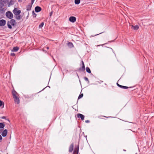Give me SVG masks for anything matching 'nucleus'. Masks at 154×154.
Returning a JSON list of instances; mask_svg holds the SVG:
<instances>
[{
	"label": "nucleus",
	"instance_id": "f257e3e1",
	"mask_svg": "<svg viewBox=\"0 0 154 154\" xmlns=\"http://www.w3.org/2000/svg\"><path fill=\"white\" fill-rule=\"evenodd\" d=\"M12 93L15 103L17 104H19L20 101L18 97V94L14 90L12 91Z\"/></svg>",
	"mask_w": 154,
	"mask_h": 154
},
{
	"label": "nucleus",
	"instance_id": "f03ea898",
	"mask_svg": "<svg viewBox=\"0 0 154 154\" xmlns=\"http://www.w3.org/2000/svg\"><path fill=\"white\" fill-rule=\"evenodd\" d=\"M16 24V21L15 20L12 19L10 21H9L7 23L8 27L9 29H11L12 26L11 25L14 26Z\"/></svg>",
	"mask_w": 154,
	"mask_h": 154
},
{
	"label": "nucleus",
	"instance_id": "7ed1b4c3",
	"mask_svg": "<svg viewBox=\"0 0 154 154\" xmlns=\"http://www.w3.org/2000/svg\"><path fill=\"white\" fill-rule=\"evenodd\" d=\"M6 16L10 19H12L13 17V15L12 12L8 11L6 13Z\"/></svg>",
	"mask_w": 154,
	"mask_h": 154
},
{
	"label": "nucleus",
	"instance_id": "20e7f679",
	"mask_svg": "<svg viewBox=\"0 0 154 154\" xmlns=\"http://www.w3.org/2000/svg\"><path fill=\"white\" fill-rule=\"evenodd\" d=\"M13 12L14 15H16L20 14L21 12V11L20 10H18L17 8H15L13 11Z\"/></svg>",
	"mask_w": 154,
	"mask_h": 154
},
{
	"label": "nucleus",
	"instance_id": "39448f33",
	"mask_svg": "<svg viewBox=\"0 0 154 154\" xmlns=\"http://www.w3.org/2000/svg\"><path fill=\"white\" fill-rule=\"evenodd\" d=\"M69 20L72 22L74 23L76 21V18L72 16L69 18Z\"/></svg>",
	"mask_w": 154,
	"mask_h": 154
},
{
	"label": "nucleus",
	"instance_id": "423d86ee",
	"mask_svg": "<svg viewBox=\"0 0 154 154\" xmlns=\"http://www.w3.org/2000/svg\"><path fill=\"white\" fill-rule=\"evenodd\" d=\"M77 116L78 118H80L82 120H84L85 116L82 114L80 113L77 114Z\"/></svg>",
	"mask_w": 154,
	"mask_h": 154
},
{
	"label": "nucleus",
	"instance_id": "0eeeda50",
	"mask_svg": "<svg viewBox=\"0 0 154 154\" xmlns=\"http://www.w3.org/2000/svg\"><path fill=\"white\" fill-rule=\"evenodd\" d=\"M6 24V21L5 20L2 19L0 20V26H4Z\"/></svg>",
	"mask_w": 154,
	"mask_h": 154
},
{
	"label": "nucleus",
	"instance_id": "6e6552de",
	"mask_svg": "<svg viewBox=\"0 0 154 154\" xmlns=\"http://www.w3.org/2000/svg\"><path fill=\"white\" fill-rule=\"evenodd\" d=\"M117 85L120 88H123V89H127L128 88H131V87H127V86H125L121 85H120L118 83H117Z\"/></svg>",
	"mask_w": 154,
	"mask_h": 154
},
{
	"label": "nucleus",
	"instance_id": "1a4fd4ad",
	"mask_svg": "<svg viewBox=\"0 0 154 154\" xmlns=\"http://www.w3.org/2000/svg\"><path fill=\"white\" fill-rule=\"evenodd\" d=\"M6 3H4V2L0 0V8H2L6 5Z\"/></svg>",
	"mask_w": 154,
	"mask_h": 154
},
{
	"label": "nucleus",
	"instance_id": "9d476101",
	"mask_svg": "<svg viewBox=\"0 0 154 154\" xmlns=\"http://www.w3.org/2000/svg\"><path fill=\"white\" fill-rule=\"evenodd\" d=\"M14 17L17 20H19L22 18V17L20 14L14 15Z\"/></svg>",
	"mask_w": 154,
	"mask_h": 154
},
{
	"label": "nucleus",
	"instance_id": "9b49d317",
	"mask_svg": "<svg viewBox=\"0 0 154 154\" xmlns=\"http://www.w3.org/2000/svg\"><path fill=\"white\" fill-rule=\"evenodd\" d=\"M82 67L79 69V70L80 71L83 72L85 70V66L84 63L83 61H82Z\"/></svg>",
	"mask_w": 154,
	"mask_h": 154
},
{
	"label": "nucleus",
	"instance_id": "f8f14e48",
	"mask_svg": "<svg viewBox=\"0 0 154 154\" xmlns=\"http://www.w3.org/2000/svg\"><path fill=\"white\" fill-rule=\"evenodd\" d=\"M74 145L73 143H72L69 148V152H72L73 150Z\"/></svg>",
	"mask_w": 154,
	"mask_h": 154
},
{
	"label": "nucleus",
	"instance_id": "ddd939ff",
	"mask_svg": "<svg viewBox=\"0 0 154 154\" xmlns=\"http://www.w3.org/2000/svg\"><path fill=\"white\" fill-rule=\"evenodd\" d=\"M8 131L7 129L5 130L2 134V136L3 137H5L7 134Z\"/></svg>",
	"mask_w": 154,
	"mask_h": 154
},
{
	"label": "nucleus",
	"instance_id": "4468645a",
	"mask_svg": "<svg viewBox=\"0 0 154 154\" xmlns=\"http://www.w3.org/2000/svg\"><path fill=\"white\" fill-rule=\"evenodd\" d=\"M42 10L41 8L39 6H36L35 7V12H38L41 11Z\"/></svg>",
	"mask_w": 154,
	"mask_h": 154
},
{
	"label": "nucleus",
	"instance_id": "2eb2a0df",
	"mask_svg": "<svg viewBox=\"0 0 154 154\" xmlns=\"http://www.w3.org/2000/svg\"><path fill=\"white\" fill-rule=\"evenodd\" d=\"M131 28L134 30H137L139 29V27L137 25L135 26L132 25L131 26Z\"/></svg>",
	"mask_w": 154,
	"mask_h": 154
},
{
	"label": "nucleus",
	"instance_id": "dca6fc26",
	"mask_svg": "<svg viewBox=\"0 0 154 154\" xmlns=\"http://www.w3.org/2000/svg\"><path fill=\"white\" fill-rule=\"evenodd\" d=\"M19 48L17 47H14L11 50L13 52H17L19 50Z\"/></svg>",
	"mask_w": 154,
	"mask_h": 154
},
{
	"label": "nucleus",
	"instance_id": "f3484780",
	"mask_svg": "<svg viewBox=\"0 0 154 154\" xmlns=\"http://www.w3.org/2000/svg\"><path fill=\"white\" fill-rule=\"evenodd\" d=\"M32 6V5H29L27 6L26 10L27 11H29L31 10V8Z\"/></svg>",
	"mask_w": 154,
	"mask_h": 154
},
{
	"label": "nucleus",
	"instance_id": "a211bd4d",
	"mask_svg": "<svg viewBox=\"0 0 154 154\" xmlns=\"http://www.w3.org/2000/svg\"><path fill=\"white\" fill-rule=\"evenodd\" d=\"M6 9V8L3 7L2 8H0V11L1 12H4L5 11Z\"/></svg>",
	"mask_w": 154,
	"mask_h": 154
},
{
	"label": "nucleus",
	"instance_id": "6ab92c4d",
	"mask_svg": "<svg viewBox=\"0 0 154 154\" xmlns=\"http://www.w3.org/2000/svg\"><path fill=\"white\" fill-rule=\"evenodd\" d=\"M68 45L69 47L70 48H72V47H73V46L72 43L71 42H69L68 43Z\"/></svg>",
	"mask_w": 154,
	"mask_h": 154
},
{
	"label": "nucleus",
	"instance_id": "aec40b11",
	"mask_svg": "<svg viewBox=\"0 0 154 154\" xmlns=\"http://www.w3.org/2000/svg\"><path fill=\"white\" fill-rule=\"evenodd\" d=\"M5 126V124L3 123H0V128H2Z\"/></svg>",
	"mask_w": 154,
	"mask_h": 154
},
{
	"label": "nucleus",
	"instance_id": "412c9836",
	"mask_svg": "<svg viewBox=\"0 0 154 154\" xmlns=\"http://www.w3.org/2000/svg\"><path fill=\"white\" fill-rule=\"evenodd\" d=\"M86 71L87 72H88V73H91V71L90 69V68L88 67H86Z\"/></svg>",
	"mask_w": 154,
	"mask_h": 154
},
{
	"label": "nucleus",
	"instance_id": "4be33fe9",
	"mask_svg": "<svg viewBox=\"0 0 154 154\" xmlns=\"http://www.w3.org/2000/svg\"><path fill=\"white\" fill-rule=\"evenodd\" d=\"M80 2V0H75V4L78 5L79 4Z\"/></svg>",
	"mask_w": 154,
	"mask_h": 154
},
{
	"label": "nucleus",
	"instance_id": "5701e85b",
	"mask_svg": "<svg viewBox=\"0 0 154 154\" xmlns=\"http://www.w3.org/2000/svg\"><path fill=\"white\" fill-rule=\"evenodd\" d=\"M44 23L43 22H42V23L39 26V28H42L43 26L44 25Z\"/></svg>",
	"mask_w": 154,
	"mask_h": 154
},
{
	"label": "nucleus",
	"instance_id": "b1692460",
	"mask_svg": "<svg viewBox=\"0 0 154 154\" xmlns=\"http://www.w3.org/2000/svg\"><path fill=\"white\" fill-rule=\"evenodd\" d=\"M83 94H80L78 97V99H80L83 97Z\"/></svg>",
	"mask_w": 154,
	"mask_h": 154
},
{
	"label": "nucleus",
	"instance_id": "393cba45",
	"mask_svg": "<svg viewBox=\"0 0 154 154\" xmlns=\"http://www.w3.org/2000/svg\"><path fill=\"white\" fill-rule=\"evenodd\" d=\"M32 14L33 15V16L34 17H35L36 16V14L35 13L34 11H32Z\"/></svg>",
	"mask_w": 154,
	"mask_h": 154
},
{
	"label": "nucleus",
	"instance_id": "a878e982",
	"mask_svg": "<svg viewBox=\"0 0 154 154\" xmlns=\"http://www.w3.org/2000/svg\"><path fill=\"white\" fill-rule=\"evenodd\" d=\"M3 104V105H4V103H3V102L1 100H0V107H1Z\"/></svg>",
	"mask_w": 154,
	"mask_h": 154
},
{
	"label": "nucleus",
	"instance_id": "bb28decb",
	"mask_svg": "<svg viewBox=\"0 0 154 154\" xmlns=\"http://www.w3.org/2000/svg\"><path fill=\"white\" fill-rule=\"evenodd\" d=\"M79 147L78 146L77 147V151L76 152L75 150H74V152H76V153L77 154L78 152V151H79Z\"/></svg>",
	"mask_w": 154,
	"mask_h": 154
},
{
	"label": "nucleus",
	"instance_id": "cd10ccee",
	"mask_svg": "<svg viewBox=\"0 0 154 154\" xmlns=\"http://www.w3.org/2000/svg\"><path fill=\"white\" fill-rule=\"evenodd\" d=\"M84 79H85V81H89V80H88V79L87 77H84Z\"/></svg>",
	"mask_w": 154,
	"mask_h": 154
},
{
	"label": "nucleus",
	"instance_id": "c85d7f7f",
	"mask_svg": "<svg viewBox=\"0 0 154 154\" xmlns=\"http://www.w3.org/2000/svg\"><path fill=\"white\" fill-rule=\"evenodd\" d=\"M11 55L12 56H14L15 55V54L14 53H11Z\"/></svg>",
	"mask_w": 154,
	"mask_h": 154
},
{
	"label": "nucleus",
	"instance_id": "c756f323",
	"mask_svg": "<svg viewBox=\"0 0 154 154\" xmlns=\"http://www.w3.org/2000/svg\"><path fill=\"white\" fill-rule=\"evenodd\" d=\"M85 122L86 123H88L90 121L88 120H86L85 121Z\"/></svg>",
	"mask_w": 154,
	"mask_h": 154
},
{
	"label": "nucleus",
	"instance_id": "7c9ffc66",
	"mask_svg": "<svg viewBox=\"0 0 154 154\" xmlns=\"http://www.w3.org/2000/svg\"><path fill=\"white\" fill-rule=\"evenodd\" d=\"M2 137L0 135V142H1L2 140Z\"/></svg>",
	"mask_w": 154,
	"mask_h": 154
},
{
	"label": "nucleus",
	"instance_id": "2f4dec72",
	"mask_svg": "<svg viewBox=\"0 0 154 154\" xmlns=\"http://www.w3.org/2000/svg\"><path fill=\"white\" fill-rule=\"evenodd\" d=\"M34 1L35 0H31V3L32 5Z\"/></svg>",
	"mask_w": 154,
	"mask_h": 154
},
{
	"label": "nucleus",
	"instance_id": "473e14b6",
	"mask_svg": "<svg viewBox=\"0 0 154 154\" xmlns=\"http://www.w3.org/2000/svg\"><path fill=\"white\" fill-rule=\"evenodd\" d=\"M52 13H53V12H52H52H50V16H51L52 15Z\"/></svg>",
	"mask_w": 154,
	"mask_h": 154
},
{
	"label": "nucleus",
	"instance_id": "72a5a7b5",
	"mask_svg": "<svg viewBox=\"0 0 154 154\" xmlns=\"http://www.w3.org/2000/svg\"><path fill=\"white\" fill-rule=\"evenodd\" d=\"M46 48H47V49L48 50V49H49V47H46Z\"/></svg>",
	"mask_w": 154,
	"mask_h": 154
},
{
	"label": "nucleus",
	"instance_id": "f704fd0d",
	"mask_svg": "<svg viewBox=\"0 0 154 154\" xmlns=\"http://www.w3.org/2000/svg\"><path fill=\"white\" fill-rule=\"evenodd\" d=\"M4 118H5V117H3L2 118H3V119H4Z\"/></svg>",
	"mask_w": 154,
	"mask_h": 154
},
{
	"label": "nucleus",
	"instance_id": "c9c22d12",
	"mask_svg": "<svg viewBox=\"0 0 154 154\" xmlns=\"http://www.w3.org/2000/svg\"><path fill=\"white\" fill-rule=\"evenodd\" d=\"M124 150V151H126V150H125V149H124V150Z\"/></svg>",
	"mask_w": 154,
	"mask_h": 154
}]
</instances>
